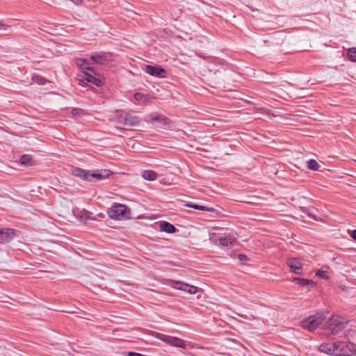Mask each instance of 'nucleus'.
<instances>
[{
    "mask_svg": "<svg viewBox=\"0 0 356 356\" xmlns=\"http://www.w3.org/2000/svg\"><path fill=\"white\" fill-rule=\"evenodd\" d=\"M202 72L203 75H206L207 72H213V75L209 76L207 79L209 85L213 87L220 83L221 79L218 76V74H220V71L218 70L213 69L210 64L204 65L202 67Z\"/></svg>",
    "mask_w": 356,
    "mask_h": 356,
    "instance_id": "6",
    "label": "nucleus"
},
{
    "mask_svg": "<svg viewBox=\"0 0 356 356\" xmlns=\"http://www.w3.org/2000/svg\"><path fill=\"white\" fill-rule=\"evenodd\" d=\"M83 113V110L79 108H74L72 110V114L73 115H80Z\"/></svg>",
    "mask_w": 356,
    "mask_h": 356,
    "instance_id": "28",
    "label": "nucleus"
},
{
    "mask_svg": "<svg viewBox=\"0 0 356 356\" xmlns=\"http://www.w3.org/2000/svg\"><path fill=\"white\" fill-rule=\"evenodd\" d=\"M110 175L109 171L107 170H97L92 173L90 172L89 181H92L93 178L97 179H104L108 178Z\"/></svg>",
    "mask_w": 356,
    "mask_h": 356,
    "instance_id": "14",
    "label": "nucleus"
},
{
    "mask_svg": "<svg viewBox=\"0 0 356 356\" xmlns=\"http://www.w3.org/2000/svg\"><path fill=\"white\" fill-rule=\"evenodd\" d=\"M293 280L297 282V283L301 286H314V284L312 280L295 277Z\"/></svg>",
    "mask_w": 356,
    "mask_h": 356,
    "instance_id": "19",
    "label": "nucleus"
},
{
    "mask_svg": "<svg viewBox=\"0 0 356 356\" xmlns=\"http://www.w3.org/2000/svg\"><path fill=\"white\" fill-rule=\"evenodd\" d=\"M308 168L312 170H318L320 168V165L318 162L314 159H310L308 161Z\"/></svg>",
    "mask_w": 356,
    "mask_h": 356,
    "instance_id": "24",
    "label": "nucleus"
},
{
    "mask_svg": "<svg viewBox=\"0 0 356 356\" xmlns=\"http://www.w3.org/2000/svg\"><path fill=\"white\" fill-rule=\"evenodd\" d=\"M186 206L187 207L193 208L195 209H198V210L204 211H213L214 210L213 208H212V207H208L206 206H202V205H198V204H191V203L186 204Z\"/></svg>",
    "mask_w": 356,
    "mask_h": 356,
    "instance_id": "22",
    "label": "nucleus"
},
{
    "mask_svg": "<svg viewBox=\"0 0 356 356\" xmlns=\"http://www.w3.org/2000/svg\"><path fill=\"white\" fill-rule=\"evenodd\" d=\"M143 177L148 181H154L156 179V173L153 170H145L142 174Z\"/></svg>",
    "mask_w": 356,
    "mask_h": 356,
    "instance_id": "21",
    "label": "nucleus"
},
{
    "mask_svg": "<svg viewBox=\"0 0 356 356\" xmlns=\"http://www.w3.org/2000/svg\"><path fill=\"white\" fill-rule=\"evenodd\" d=\"M236 241V238L230 234L219 238L220 244L226 247L234 245Z\"/></svg>",
    "mask_w": 356,
    "mask_h": 356,
    "instance_id": "16",
    "label": "nucleus"
},
{
    "mask_svg": "<svg viewBox=\"0 0 356 356\" xmlns=\"http://www.w3.org/2000/svg\"><path fill=\"white\" fill-rule=\"evenodd\" d=\"M156 338L165 342V343H167L170 346L181 348L184 349L186 348V341L181 339L178 338V337H171V336L165 335V334H163L161 333H157L156 335Z\"/></svg>",
    "mask_w": 356,
    "mask_h": 356,
    "instance_id": "4",
    "label": "nucleus"
},
{
    "mask_svg": "<svg viewBox=\"0 0 356 356\" xmlns=\"http://www.w3.org/2000/svg\"><path fill=\"white\" fill-rule=\"evenodd\" d=\"M351 236L354 240L356 241V229L352 232Z\"/></svg>",
    "mask_w": 356,
    "mask_h": 356,
    "instance_id": "32",
    "label": "nucleus"
},
{
    "mask_svg": "<svg viewBox=\"0 0 356 356\" xmlns=\"http://www.w3.org/2000/svg\"><path fill=\"white\" fill-rule=\"evenodd\" d=\"M76 64L81 70H87L92 72H94L93 68L90 66V64L86 59H79Z\"/></svg>",
    "mask_w": 356,
    "mask_h": 356,
    "instance_id": "20",
    "label": "nucleus"
},
{
    "mask_svg": "<svg viewBox=\"0 0 356 356\" xmlns=\"http://www.w3.org/2000/svg\"><path fill=\"white\" fill-rule=\"evenodd\" d=\"M76 79L80 85L90 83L99 87L104 84V81L102 79L95 77L87 72H83L82 74L78 75Z\"/></svg>",
    "mask_w": 356,
    "mask_h": 356,
    "instance_id": "7",
    "label": "nucleus"
},
{
    "mask_svg": "<svg viewBox=\"0 0 356 356\" xmlns=\"http://www.w3.org/2000/svg\"><path fill=\"white\" fill-rule=\"evenodd\" d=\"M20 163L24 165H33L34 161L30 155L24 154L20 158Z\"/></svg>",
    "mask_w": 356,
    "mask_h": 356,
    "instance_id": "23",
    "label": "nucleus"
},
{
    "mask_svg": "<svg viewBox=\"0 0 356 356\" xmlns=\"http://www.w3.org/2000/svg\"><path fill=\"white\" fill-rule=\"evenodd\" d=\"M345 328V323L341 318L334 316L331 317L327 321V329L331 332L332 334H337Z\"/></svg>",
    "mask_w": 356,
    "mask_h": 356,
    "instance_id": "5",
    "label": "nucleus"
},
{
    "mask_svg": "<svg viewBox=\"0 0 356 356\" xmlns=\"http://www.w3.org/2000/svg\"><path fill=\"white\" fill-rule=\"evenodd\" d=\"M108 215L113 220H127L131 218V209L127 205L115 203L109 209Z\"/></svg>",
    "mask_w": 356,
    "mask_h": 356,
    "instance_id": "2",
    "label": "nucleus"
},
{
    "mask_svg": "<svg viewBox=\"0 0 356 356\" xmlns=\"http://www.w3.org/2000/svg\"><path fill=\"white\" fill-rule=\"evenodd\" d=\"M33 80L35 83L39 85H44L47 82L46 79L40 76H34L33 77Z\"/></svg>",
    "mask_w": 356,
    "mask_h": 356,
    "instance_id": "26",
    "label": "nucleus"
},
{
    "mask_svg": "<svg viewBox=\"0 0 356 356\" xmlns=\"http://www.w3.org/2000/svg\"><path fill=\"white\" fill-rule=\"evenodd\" d=\"M143 97H144V95L140 92H136L134 95V98L137 101L141 100Z\"/></svg>",
    "mask_w": 356,
    "mask_h": 356,
    "instance_id": "30",
    "label": "nucleus"
},
{
    "mask_svg": "<svg viewBox=\"0 0 356 356\" xmlns=\"http://www.w3.org/2000/svg\"><path fill=\"white\" fill-rule=\"evenodd\" d=\"M321 350L335 356H350L356 353V344L351 342L337 341L321 346Z\"/></svg>",
    "mask_w": 356,
    "mask_h": 356,
    "instance_id": "1",
    "label": "nucleus"
},
{
    "mask_svg": "<svg viewBox=\"0 0 356 356\" xmlns=\"http://www.w3.org/2000/svg\"><path fill=\"white\" fill-rule=\"evenodd\" d=\"M147 118H148L147 120H152L162 125H166L170 122V119L167 117L155 113H150Z\"/></svg>",
    "mask_w": 356,
    "mask_h": 356,
    "instance_id": "13",
    "label": "nucleus"
},
{
    "mask_svg": "<svg viewBox=\"0 0 356 356\" xmlns=\"http://www.w3.org/2000/svg\"><path fill=\"white\" fill-rule=\"evenodd\" d=\"M348 55L350 60L356 62V47L349 49Z\"/></svg>",
    "mask_w": 356,
    "mask_h": 356,
    "instance_id": "25",
    "label": "nucleus"
},
{
    "mask_svg": "<svg viewBox=\"0 0 356 356\" xmlns=\"http://www.w3.org/2000/svg\"><path fill=\"white\" fill-rule=\"evenodd\" d=\"M287 266L291 273L300 275L302 273V264L299 258H290L286 261Z\"/></svg>",
    "mask_w": 356,
    "mask_h": 356,
    "instance_id": "9",
    "label": "nucleus"
},
{
    "mask_svg": "<svg viewBox=\"0 0 356 356\" xmlns=\"http://www.w3.org/2000/svg\"><path fill=\"white\" fill-rule=\"evenodd\" d=\"M238 259L241 261H247L248 259V257L245 255V254H239L238 255Z\"/></svg>",
    "mask_w": 356,
    "mask_h": 356,
    "instance_id": "29",
    "label": "nucleus"
},
{
    "mask_svg": "<svg viewBox=\"0 0 356 356\" xmlns=\"http://www.w3.org/2000/svg\"><path fill=\"white\" fill-rule=\"evenodd\" d=\"M160 228L162 231L167 233H174L176 231V228L173 225L168 222H163L160 224Z\"/></svg>",
    "mask_w": 356,
    "mask_h": 356,
    "instance_id": "18",
    "label": "nucleus"
},
{
    "mask_svg": "<svg viewBox=\"0 0 356 356\" xmlns=\"http://www.w3.org/2000/svg\"><path fill=\"white\" fill-rule=\"evenodd\" d=\"M211 63H213V64H215V65H219L220 64V61L218 58H211Z\"/></svg>",
    "mask_w": 356,
    "mask_h": 356,
    "instance_id": "31",
    "label": "nucleus"
},
{
    "mask_svg": "<svg viewBox=\"0 0 356 356\" xmlns=\"http://www.w3.org/2000/svg\"><path fill=\"white\" fill-rule=\"evenodd\" d=\"M316 275L325 280L329 279V273L327 270H318Z\"/></svg>",
    "mask_w": 356,
    "mask_h": 356,
    "instance_id": "27",
    "label": "nucleus"
},
{
    "mask_svg": "<svg viewBox=\"0 0 356 356\" xmlns=\"http://www.w3.org/2000/svg\"><path fill=\"white\" fill-rule=\"evenodd\" d=\"M140 120L138 116L129 113L124 117V124L127 127H136L140 124Z\"/></svg>",
    "mask_w": 356,
    "mask_h": 356,
    "instance_id": "12",
    "label": "nucleus"
},
{
    "mask_svg": "<svg viewBox=\"0 0 356 356\" xmlns=\"http://www.w3.org/2000/svg\"><path fill=\"white\" fill-rule=\"evenodd\" d=\"M326 318L324 312H318L313 316L304 319L300 322V325L302 328L307 329L309 331L315 330Z\"/></svg>",
    "mask_w": 356,
    "mask_h": 356,
    "instance_id": "3",
    "label": "nucleus"
},
{
    "mask_svg": "<svg viewBox=\"0 0 356 356\" xmlns=\"http://www.w3.org/2000/svg\"><path fill=\"white\" fill-rule=\"evenodd\" d=\"M15 236V231L13 229L3 228L0 229V243H7Z\"/></svg>",
    "mask_w": 356,
    "mask_h": 356,
    "instance_id": "11",
    "label": "nucleus"
},
{
    "mask_svg": "<svg viewBox=\"0 0 356 356\" xmlns=\"http://www.w3.org/2000/svg\"><path fill=\"white\" fill-rule=\"evenodd\" d=\"M73 175L77 177H80L84 180L89 181L90 172L79 168L73 170Z\"/></svg>",
    "mask_w": 356,
    "mask_h": 356,
    "instance_id": "17",
    "label": "nucleus"
},
{
    "mask_svg": "<svg viewBox=\"0 0 356 356\" xmlns=\"http://www.w3.org/2000/svg\"><path fill=\"white\" fill-rule=\"evenodd\" d=\"M90 58L94 63H95L97 64H99V65L104 64L106 61H107L108 60V57L107 54H97V53L92 54L90 56Z\"/></svg>",
    "mask_w": 356,
    "mask_h": 356,
    "instance_id": "15",
    "label": "nucleus"
},
{
    "mask_svg": "<svg viewBox=\"0 0 356 356\" xmlns=\"http://www.w3.org/2000/svg\"><path fill=\"white\" fill-rule=\"evenodd\" d=\"M6 25L0 22V29H5Z\"/></svg>",
    "mask_w": 356,
    "mask_h": 356,
    "instance_id": "33",
    "label": "nucleus"
},
{
    "mask_svg": "<svg viewBox=\"0 0 356 356\" xmlns=\"http://www.w3.org/2000/svg\"><path fill=\"white\" fill-rule=\"evenodd\" d=\"M145 72L151 76L159 78H165L166 76L165 70L159 65H147L145 68Z\"/></svg>",
    "mask_w": 356,
    "mask_h": 356,
    "instance_id": "8",
    "label": "nucleus"
},
{
    "mask_svg": "<svg viewBox=\"0 0 356 356\" xmlns=\"http://www.w3.org/2000/svg\"><path fill=\"white\" fill-rule=\"evenodd\" d=\"M174 288L180 291H186L189 294H195L198 291V288L197 286L178 281L175 282Z\"/></svg>",
    "mask_w": 356,
    "mask_h": 356,
    "instance_id": "10",
    "label": "nucleus"
}]
</instances>
